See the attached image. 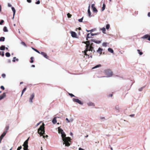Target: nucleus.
Returning a JSON list of instances; mask_svg holds the SVG:
<instances>
[{
	"mask_svg": "<svg viewBox=\"0 0 150 150\" xmlns=\"http://www.w3.org/2000/svg\"><path fill=\"white\" fill-rule=\"evenodd\" d=\"M96 30V28H94V29H92L91 30H87V29H86V31H87L88 32H92L94 31V30Z\"/></svg>",
	"mask_w": 150,
	"mask_h": 150,
	"instance_id": "28",
	"label": "nucleus"
},
{
	"mask_svg": "<svg viewBox=\"0 0 150 150\" xmlns=\"http://www.w3.org/2000/svg\"><path fill=\"white\" fill-rule=\"evenodd\" d=\"M26 87L24 88L23 89V90H22V93H21V97L23 95V93L25 91H26Z\"/></svg>",
	"mask_w": 150,
	"mask_h": 150,
	"instance_id": "31",
	"label": "nucleus"
},
{
	"mask_svg": "<svg viewBox=\"0 0 150 150\" xmlns=\"http://www.w3.org/2000/svg\"><path fill=\"white\" fill-rule=\"evenodd\" d=\"M99 33H91V37L93 36H94V35H97L99 34Z\"/></svg>",
	"mask_w": 150,
	"mask_h": 150,
	"instance_id": "30",
	"label": "nucleus"
},
{
	"mask_svg": "<svg viewBox=\"0 0 150 150\" xmlns=\"http://www.w3.org/2000/svg\"><path fill=\"white\" fill-rule=\"evenodd\" d=\"M88 105L89 106H95V104L92 102H90L89 103H87Z\"/></svg>",
	"mask_w": 150,
	"mask_h": 150,
	"instance_id": "18",
	"label": "nucleus"
},
{
	"mask_svg": "<svg viewBox=\"0 0 150 150\" xmlns=\"http://www.w3.org/2000/svg\"><path fill=\"white\" fill-rule=\"evenodd\" d=\"M83 17L79 19L78 20V21L80 22H83L84 23V22H86V21L83 22Z\"/></svg>",
	"mask_w": 150,
	"mask_h": 150,
	"instance_id": "35",
	"label": "nucleus"
},
{
	"mask_svg": "<svg viewBox=\"0 0 150 150\" xmlns=\"http://www.w3.org/2000/svg\"><path fill=\"white\" fill-rule=\"evenodd\" d=\"M22 148V147L21 146H20L18 147L17 150H20Z\"/></svg>",
	"mask_w": 150,
	"mask_h": 150,
	"instance_id": "51",
	"label": "nucleus"
},
{
	"mask_svg": "<svg viewBox=\"0 0 150 150\" xmlns=\"http://www.w3.org/2000/svg\"><path fill=\"white\" fill-rule=\"evenodd\" d=\"M8 6L9 7H11V5L9 3H8Z\"/></svg>",
	"mask_w": 150,
	"mask_h": 150,
	"instance_id": "62",
	"label": "nucleus"
},
{
	"mask_svg": "<svg viewBox=\"0 0 150 150\" xmlns=\"http://www.w3.org/2000/svg\"><path fill=\"white\" fill-rule=\"evenodd\" d=\"M4 21L3 20H1L0 21V25H2Z\"/></svg>",
	"mask_w": 150,
	"mask_h": 150,
	"instance_id": "50",
	"label": "nucleus"
},
{
	"mask_svg": "<svg viewBox=\"0 0 150 150\" xmlns=\"http://www.w3.org/2000/svg\"><path fill=\"white\" fill-rule=\"evenodd\" d=\"M6 131H4V132L1 134L0 137L3 138L6 135Z\"/></svg>",
	"mask_w": 150,
	"mask_h": 150,
	"instance_id": "21",
	"label": "nucleus"
},
{
	"mask_svg": "<svg viewBox=\"0 0 150 150\" xmlns=\"http://www.w3.org/2000/svg\"><path fill=\"white\" fill-rule=\"evenodd\" d=\"M8 62L9 63H11V61L10 59H8Z\"/></svg>",
	"mask_w": 150,
	"mask_h": 150,
	"instance_id": "63",
	"label": "nucleus"
},
{
	"mask_svg": "<svg viewBox=\"0 0 150 150\" xmlns=\"http://www.w3.org/2000/svg\"><path fill=\"white\" fill-rule=\"evenodd\" d=\"M69 95L71 97H76L73 94L71 93H69Z\"/></svg>",
	"mask_w": 150,
	"mask_h": 150,
	"instance_id": "46",
	"label": "nucleus"
},
{
	"mask_svg": "<svg viewBox=\"0 0 150 150\" xmlns=\"http://www.w3.org/2000/svg\"><path fill=\"white\" fill-rule=\"evenodd\" d=\"M1 76L3 78H4L6 77V75L4 74H3L1 75Z\"/></svg>",
	"mask_w": 150,
	"mask_h": 150,
	"instance_id": "59",
	"label": "nucleus"
},
{
	"mask_svg": "<svg viewBox=\"0 0 150 150\" xmlns=\"http://www.w3.org/2000/svg\"><path fill=\"white\" fill-rule=\"evenodd\" d=\"M8 128H9V127L8 126L6 127V130L5 131H6V133H7L8 130Z\"/></svg>",
	"mask_w": 150,
	"mask_h": 150,
	"instance_id": "52",
	"label": "nucleus"
},
{
	"mask_svg": "<svg viewBox=\"0 0 150 150\" xmlns=\"http://www.w3.org/2000/svg\"><path fill=\"white\" fill-rule=\"evenodd\" d=\"M67 16L69 18H70L71 17V15L69 13H68L67 14Z\"/></svg>",
	"mask_w": 150,
	"mask_h": 150,
	"instance_id": "49",
	"label": "nucleus"
},
{
	"mask_svg": "<svg viewBox=\"0 0 150 150\" xmlns=\"http://www.w3.org/2000/svg\"><path fill=\"white\" fill-rule=\"evenodd\" d=\"M16 57H13V59L12 60L13 62H15V61H16Z\"/></svg>",
	"mask_w": 150,
	"mask_h": 150,
	"instance_id": "56",
	"label": "nucleus"
},
{
	"mask_svg": "<svg viewBox=\"0 0 150 150\" xmlns=\"http://www.w3.org/2000/svg\"><path fill=\"white\" fill-rule=\"evenodd\" d=\"M90 50H89H89H87L86 51H91V52H93V53L95 52V50H94V49H91Z\"/></svg>",
	"mask_w": 150,
	"mask_h": 150,
	"instance_id": "40",
	"label": "nucleus"
},
{
	"mask_svg": "<svg viewBox=\"0 0 150 150\" xmlns=\"http://www.w3.org/2000/svg\"><path fill=\"white\" fill-rule=\"evenodd\" d=\"M40 53L43 55V56L46 59H48L49 57L47 56V54L44 52H41Z\"/></svg>",
	"mask_w": 150,
	"mask_h": 150,
	"instance_id": "13",
	"label": "nucleus"
},
{
	"mask_svg": "<svg viewBox=\"0 0 150 150\" xmlns=\"http://www.w3.org/2000/svg\"><path fill=\"white\" fill-rule=\"evenodd\" d=\"M6 96V93H4L2 95L0 96V100L4 98Z\"/></svg>",
	"mask_w": 150,
	"mask_h": 150,
	"instance_id": "14",
	"label": "nucleus"
},
{
	"mask_svg": "<svg viewBox=\"0 0 150 150\" xmlns=\"http://www.w3.org/2000/svg\"><path fill=\"white\" fill-rule=\"evenodd\" d=\"M137 51L138 54L140 55H142L143 54L142 52L140 50H139V49L137 50Z\"/></svg>",
	"mask_w": 150,
	"mask_h": 150,
	"instance_id": "25",
	"label": "nucleus"
},
{
	"mask_svg": "<svg viewBox=\"0 0 150 150\" xmlns=\"http://www.w3.org/2000/svg\"><path fill=\"white\" fill-rule=\"evenodd\" d=\"M72 100L74 102L78 103L81 105H83V102L80 100L78 98H73Z\"/></svg>",
	"mask_w": 150,
	"mask_h": 150,
	"instance_id": "4",
	"label": "nucleus"
},
{
	"mask_svg": "<svg viewBox=\"0 0 150 150\" xmlns=\"http://www.w3.org/2000/svg\"><path fill=\"white\" fill-rule=\"evenodd\" d=\"M0 55L4 56V52L3 51H0Z\"/></svg>",
	"mask_w": 150,
	"mask_h": 150,
	"instance_id": "42",
	"label": "nucleus"
},
{
	"mask_svg": "<svg viewBox=\"0 0 150 150\" xmlns=\"http://www.w3.org/2000/svg\"><path fill=\"white\" fill-rule=\"evenodd\" d=\"M145 87V86H144L142 87H141L139 89V91H142V89L143 88H144Z\"/></svg>",
	"mask_w": 150,
	"mask_h": 150,
	"instance_id": "48",
	"label": "nucleus"
},
{
	"mask_svg": "<svg viewBox=\"0 0 150 150\" xmlns=\"http://www.w3.org/2000/svg\"><path fill=\"white\" fill-rule=\"evenodd\" d=\"M42 137L43 138L45 139V137L47 138L48 137V136L46 135H43Z\"/></svg>",
	"mask_w": 150,
	"mask_h": 150,
	"instance_id": "57",
	"label": "nucleus"
},
{
	"mask_svg": "<svg viewBox=\"0 0 150 150\" xmlns=\"http://www.w3.org/2000/svg\"><path fill=\"white\" fill-rule=\"evenodd\" d=\"M92 9L93 12H96L98 11L97 9L95 7H94V8H93Z\"/></svg>",
	"mask_w": 150,
	"mask_h": 150,
	"instance_id": "36",
	"label": "nucleus"
},
{
	"mask_svg": "<svg viewBox=\"0 0 150 150\" xmlns=\"http://www.w3.org/2000/svg\"><path fill=\"white\" fill-rule=\"evenodd\" d=\"M107 44H108V43L106 42H104L102 44V46L105 47H106Z\"/></svg>",
	"mask_w": 150,
	"mask_h": 150,
	"instance_id": "37",
	"label": "nucleus"
},
{
	"mask_svg": "<svg viewBox=\"0 0 150 150\" xmlns=\"http://www.w3.org/2000/svg\"><path fill=\"white\" fill-rule=\"evenodd\" d=\"M102 30L103 31V33H104V32L105 31H106V29H105V27H103V28H102Z\"/></svg>",
	"mask_w": 150,
	"mask_h": 150,
	"instance_id": "47",
	"label": "nucleus"
},
{
	"mask_svg": "<svg viewBox=\"0 0 150 150\" xmlns=\"http://www.w3.org/2000/svg\"><path fill=\"white\" fill-rule=\"evenodd\" d=\"M0 88L1 89L4 90L5 89V88L3 86H0Z\"/></svg>",
	"mask_w": 150,
	"mask_h": 150,
	"instance_id": "54",
	"label": "nucleus"
},
{
	"mask_svg": "<svg viewBox=\"0 0 150 150\" xmlns=\"http://www.w3.org/2000/svg\"><path fill=\"white\" fill-rule=\"evenodd\" d=\"M72 100L74 102L78 103L81 105H83V102L80 100L78 98H73Z\"/></svg>",
	"mask_w": 150,
	"mask_h": 150,
	"instance_id": "6",
	"label": "nucleus"
},
{
	"mask_svg": "<svg viewBox=\"0 0 150 150\" xmlns=\"http://www.w3.org/2000/svg\"><path fill=\"white\" fill-rule=\"evenodd\" d=\"M87 12H88V16H89V17H90L91 14V11H90V9H88V11H87Z\"/></svg>",
	"mask_w": 150,
	"mask_h": 150,
	"instance_id": "38",
	"label": "nucleus"
},
{
	"mask_svg": "<svg viewBox=\"0 0 150 150\" xmlns=\"http://www.w3.org/2000/svg\"><path fill=\"white\" fill-rule=\"evenodd\" d=\"M91 42H90V44H89V47L88 48V49H86L85 50V51H86V50H89H89H91V49H94V46L93 45V43H91Z\"/></svg>",
	"mask_w": 150,
	"mask_h": 150,
	"instance_id": "10",
	"label": "nucleus"
},
{
	"mask_svg": "<svg viewBox=\"0 0 150 150\" xmlns=\"http://www.w3.org/2000/svg\"><path fill=\"white\" fill-rule=\"evenodd\" d=\"M108 52H110L111 53H114V51L111 48H109L108 49Z\"/></svg>",
	"mask_w": 150,
	"mask_h": 150,
	"instance_id": "20",
	"label": "nucleus"
},
{
	"mask_svg": "<svg viewBox=\"0 0 150 150\" xmlns=\"http://www.w3.org/2000/svg\"><path fill=\"white\" fill-rule=\"evenodd\" d=\"M147 16L149 17H150V12H149L148 13Z\"/></svg>",
	"mask_w": 150,
	"mask_h": 150,
	"instance_id": "64",
	"label": "nucleus"
},
{
	"mask_svg": "<svg viewBox=\"0 0 150 150\" xmlns=\"http://www.w3.org/2000/svg\"><path fill=\"white\" fill-rule=\"evenodd\" d=\"M63 141V145H65L66 146H69L70 145V143H71V138L69 137H66V135L64 132V133L61 135Z\"/></svg>",
	"mask_w": 150,
	"mask_h": 150,
	"instance_id": "1",
	"label": "nucleus"
},
{
	"mask_svg": "<svg viewBox=\"0 0 150 150\" xmlns=\"http://www.w3.org/2000/svg\"><path fill=\"white\" fill-rule=\"evenodd\" d=\"M90 42H93L96 44H99L101 43V41L97 40L95 39H91L90 40Z\"/></svg>",
	"mask_w": 150,
	"mask_h": 150,
	"instance_id": "12",
	"label": "nucleus"
},
{
	"mask_svg": "<svg viewBox=\"0 0 150 150\" xmlns=\"http://www.w3.org/2000/svg\"><path fill=\"white\" fill-rule=\"evenodd\" d=\"M34 58L33 57H31L30 58V62L31 63H33L34 61L33 60V59Z\"/></svg>",
	"mask_w": 150,
	"mask_h": 150,
	"instance_id": "43",
	"label": "nucleus"
},
{
	"mask_svg": "<svg viewBox=\"0 0 150 150\" xmlns=\"http://www.w3.org/2000/svg\"><path fill=\"white\" fill-rule=\"evenodd\" d=\"M58 131H59V132L61 134V135H62V134H63H63L64 133V132L63 130L62 129H60Z\"/></svg>",
	"mask_w": 150,
	"mask_h": 150,
	"instance_id": "27",
	"label": "nucleus"
},
{
	"mask_svg": "<svg viewBox=\"0 0 150 150\" xmlns=\"http://www.w3.org/2000/svg\"><path fill=\"white\" fill-rule=\"evenodd\" d=\"M70 33L71 35V36L74 38H77V35L76 33L75 32L71 31Z\"/></svg>",
	"mask_w": 150,
	"mask_h": 150,
	"instance_id": "9",
	"label": "nucleus"
},
{
	"mask_svg": "<svg viewBox=\"0 0 150 150\" xmlns=\"http://www.w3.org/2000/svg\"><path fill=\"white\" fill-rule=\"evenodd\" d=\"M94 7H95L94 6V4H93L91 5V7L92 8H94Z\"/></svg>",
	"mask_w": 150,
	"mask_h": 150,
	"instance_id": "60",
	"label": "nucleus"
},
{
	"mask_svg": "<svg viewBox=\"0 0 150 150\" xmlns=\"http://www.w3.org/2000/svg\"><path fill=\"white\" fill-rule=\"evenodd\" d=\"M5 40V38L4 37H1L0 38V41L4 42Z\"/></svg>",
	"mask_w": 150,
	"mask_h": 150,
	"instance_id": "24",
	"label": "nucleus"
},
{
	"mask_svg": "<svg viewBox=\"0 0 150 150\" xmlns=\"http://www.w3.org/2000/svg\"><path fill=\"white\" fill-rule=\"evenodd\" d=\"M73 119H72V118H71L69 120V122H73Z\"/></svg>",
	"mask_w": 150,
	"mask_h": 150,
	"instance_id": "55",
	"label": "nucleus"
},
{
	"mask_svg": "<svg viewBox=\"0 0 150 150\" xmlns=\"http://www.w3.org/2000/svg\"><path fill=\"white\" fill-rule=\"evenodd\" d=\"M105 4H103V6L102 8L101 11H103L105 9Z\"/></svg>",
	"mask_w": 150,
	"mask_h": 150,
	"instance_id": "29",
	"label": "nucleus"
},
{
	"mask_svg": "<svg viewBox=\"0 0 150 150\" xmlns=\"http://www.w3.org/2000/svg\"><path fill=\"white\" fill-rule=\"evenodd\" d=\"M103 50V49L102 48L100 47H99L97 50V52L99 53L100 54H101Z\"/></svg>",
	"mask_w": 150,
	"mask_h": 150,
	"instance_id": "15",
	"label": "nucleus"
},
{
	"mask_svg": "<svg viewBox=\"0 0 150 150\" xmlns=\"http://www.w3.org/2000/svg\"><path fill=\"white\" fill-rule=\"evenodd\" d=\"M35 94L34 93H33L31 95L29 99V102L30 103H33V100Z\"/></svg>",
	"mask_w": 150,
	"mask_h": 150,
	"instance_id": "11",
	"label": "nucleus"
},
{
	"mask_svg": "<svg viewBox=\"0 0 150 150\" xmlns=\"http://www.w3.org/2000/svg\"><path fill=\"white\" fill-rule=\"evenodd\" d=\"M29 138H30V137H29L25 141V143H26L27 142H28V141L29 140Z\"/></svg>",
	"mask_w": 150,
	"mask_h": 150,
	"instance_id": "58",
	"label": "nucleus"
},
{
	"mask_svg": "<svg viewBox=\"0 0 150 150\" xmlns=\"http://www.w3.org/2000/svg\"><path fill=\"white\" fill-rule=\"evenodd\" d=\"M40 1L39 0H38L35 2V4H40Z\"/></svg>",
	"mask_w": 150,
	"mask_h": 150,
	"instance_id": "53",
	"label": "nucleus"
},
{
	"mask_svg": "<svg viewBox=\"0 0 150 150\" xmlns=\"http://www.w3.org/2000/svg\"><path fill=\"white\" fill-rule=\"evenodd\" d=\"M21 44H22V45H23L25 47H27V45L25 43V42H23V41H22L21 42Z\"/></svg>",
	"mask_w": 150,
	"mask_h": 150,
	"instance_id": "39",
	"label": "nucleus"
},
{
	"mask_svg": "<svg viewBox=\"0 0 150 150\" xmlns=\"http://www.w3.org/2000/svg\"><path fill=\"white\" fill-rule=\"evenodd\" d=\"M142 38L147 39L150 41V34H147L144 35L142 37Z\"/></svg>",
	"mask_w": 150,
	"mask_h": 150,
	"instance_id": "8",
	"label": "nucleus"
},
{
	"mask_svg": "<svg viewBox=\"0 0 150 150\" xmlns=\"http://www.w3.org/2000/svg\"><path fill=\"white\" fill-rule=\"evenodd\" d=\"M87 51H85V50H84V55L86 56H87L88 58H89V55H88V54H87L86 53V52Z\"/></svg>",
	"mask_w": 150,
	"mask_h": 150,
	"instance_id": "41",
	"label": "nucleus"
},
{
	"mask_svg": "<svg viewBox=\"0 0 150 150\" xmlns=\"http://www.w3.org/2000/svg\"><path fill=\"white\" fill-rule=\"evenodd\" d=\"M52 122L54 124H55L57 122V120H56V117H54L52 120Z\"/></svg>",
	"mask_w": 150,
	"mask_h": 150,
	"instance_id": "22",
	"label": "nucleus"
},
{
	"mask_svg": "<svg viewBox=\"0 0 150 150\" xmlns=\"http://www.w3.org/2000/svg\"><path fill=\"white\" fill-rule=\"evenodd\" d=\"M10 54L9 52H7L5 53V56L7 57H10Z\"/></svg>",
	"mask_w": 150,
	"mask_h": 150,
	"instance_id": "34",
	"label": "nucleus"
},
{
	"mask_svg": "<svg viewBox=\"0 0 150 150\" xmlns=\"http://www.w3.org/2000/svg\"><path fill=\"white\" fill-rule=\"evenodd\" d=\"M91 33H88L87 34L86 36V40H88V38H92L91 35H90V34H91Z\"/></svg>",
	"mask_w": 150,
	"mask_h": 150,
	"instance_id": "16",
	"label": "nucleus"
},
{
	"mask_svg": "<svg viewBox=\"0 0 150 150\" xmlns=\"http://www.w3.org/2000/svg\"><path fill=\"white\" fill-rule=\"evenodd\" d=\"M90 40L88 41H83L82 42V43H84L85 44H86V45L85 46V47H86V49H87L88 48H89V44H90Z\"/></svg>",
	"mask_w": 150,
	"mask_h": 150,
	"instance_id": "7",
	"label": "nucleus"
},
{
	"mask_svg": "<svg viewBox=\"0 0 150 150\" xmlns=\"http://www.w3.org/2000/svg\"><path fill=\"white\" fill-rule=\"evenodd\" d=\"M72 100L74 102L78 103L81 105H83V102L80 100L78 98H73Z\"/></svg>",
	"mask_w": 150,
	"mask_h": 150,
	"instance_id": "5",
	"label": "nucleus"
},
{
	"mask_svg": "<svg viewBox=\"0 0 150 150\" xmlns=\"http://www.w3.org/2000/svg\"><path fill=\"white\" fill-rule=\"evenodd\" d=\"M28 142L25 143V142H24L23 144L22 145L23 146V147H24L23 148H28Z\"/></svg>",
	"mask_w": 150,
	"mask_h": 150,
	"instance_id": "17",
	"label": "nucleus"
},
{
	"mask_svg": "<svg viewBox=\"0 0 150 150\" xmlns=\"http://www.w3.org/2000/svg\"><path fill=\"white\" fill-rule=\"evenodd\" d=\"M110 27V25L109 24H107L106 25V29H108Z\"/></svg>",
	"mask_w": 150,
	"mask_h": 150,
	"instance_id": "44",
	"label": "nucleus"
},
{
	"mask_svg": "<svg viewBox=\"0 0 150 150\" xmlns=\"http://www.w3.org/2000/svg\"><path fill=\"white\" fill-rule=\"evenodd\" d=\"M101 66L100 64H98L97 65L95 66H94V67H93L92 68V69H95L96 68H99L100 67H101Z\"/></svg>",
	"mask_w": 150,
	"mask_h": 150,
	"instance_id": "19",
	"label": "nucleus"
},
{
	"mask_svg": "<svg viewBox=\"0 0 150 150\" xmlns=\"http://www.w3.org/2000/svg\"><path fill=\"white\" fill-rule=\"evenodd\" d=\"M119 108L118 105H116L115 107V110L117 111H119Z\"/></svg>",
	"mask_w": 150,
	"mask_h": 150,
	"instance_id": "45",
	"label": "nucleus"
},
{
	"mask_svg": "<svg viewBox=\"0 0 150 150\" xmlns=\"http://www.w3.org/2000/svg\"><path fill=\"white\" fill-rule=\"evenodd\" d=\"M11 9L13 12V14H15L16 13V9L13 7H11Z\"/></svg>",
	"mask_w": 150,
	"mask_h": 150,
	"instance_id": "33",
	"label": "nucleus"
},
{
	"mask_svg": "<svg viewBox=\"0 0 150 150\" xmlns=\"http://www.w3.org/2000/svg\"><path fill=\"white\" fill-rule=\"evenodd\" d=\"M27 1L29 3H30L31 2V0H27Z\"/></svg>",
	"mask_w": 150,
	"mask_h": 150,
	"instance_id": "61",
	"label": "nucleus"
},
{
	"mask_svg": "<svg viewBox=\"0 0 150 150\" xmlns=\"http://www.w3.org/2000/svg\"><path fill=\"white\" fill-rule=\"evenodd\" d=\"M45 124L43 123L40 126V127L38 129V133L40 134V136H42V134H45Z\"/></svg>",
	"mask_w": 150,
	"mask_h": 150,
	"instance_id": "2",
	"label": "nucleus"
},
{
	"mask_svg": "<svg viewBox=\"0 0 150 150\" xmlns=\"http://www.w3.org/2000/svg\"><path fill=\"white\" fill-rule=\"evenodd\" d=\"M104 72L105 74L107 76H103L101 77H111L113 75V72L110 69H107L105 70Z\"/></svg>",
	"mask_w": 150,
	"mask_h": 150,
	"instance_id": "3",
	"label": "nucleus"
},
{
	"mask_svg": "<svg viewBox=\"0 0 150 150\" xmlns=\"http://www.w3.org/2000/svg\"><path fill=\"white\" fill-rule=\"evenodd\" d=\"M5 49V45H2L0 47V50H4Z\"/></svg>",
	"mask_w": 150,
	"mask_h": 150,
	"instance_id": "23",
	"label": "nucleus"
},
{
	"mask_svg": "<svg viewBox=\"0 0 150 150\" xmlns=\"http://www.w3.org/2000/svg\"><path fill=\"white\" fill-rule=\"evenodd\" d=\"M3 31L4 32H7L8 31V30L6 26H4V27Z\"/></svg>",
	"mask_w": 150,
	"mask_h": 150,
	"instance_id": "32",
	"label": "nucleus"
},
{
	"mask_svg": "<svg viewBox=\"0 0 150 150\" xmlns=\"http://www.w3.org/2000/svg\"><path fill=\"white\" fill-rule=\"evenodd\" d=\"M31 48L33 50H34L36 52L38 53L39 54H40V52L37 49L34 48V47H31Z\"/></svg>",
	"mask_w": 150,
	"mask_h": 150,
	"instance_id": "26",
	"label": "nucleus"
}]
</instances>
